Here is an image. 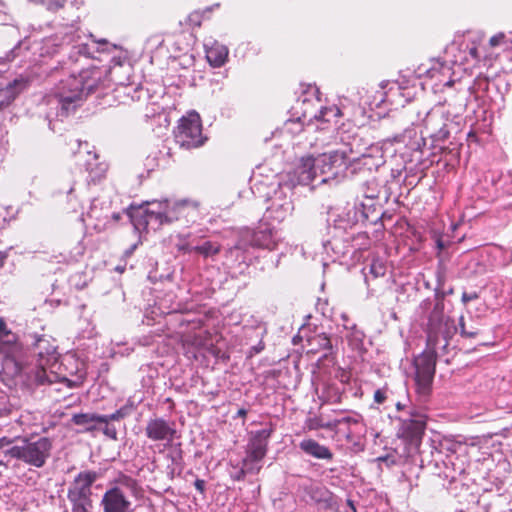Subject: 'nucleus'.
<instances>
[{
    "label": "nucleus",
    "instance_id": "nucleus-40",
    "mask_svg": "<svg viewBox=\"0 0 512 512\" xmlns=\"http://www.w3.org/2000/svg\"><path fill=\"white\" fill-rule=\"evenodd\" d=\"M477 298H478V294L476 292H473V293L464 292L462 294V302L464 304L468 303L469 301L475 300Z\"/></svg>",
    "mask_w": 512,
    "mask_h": 512
},
{
    "label": "nucleus",
    "instance_id": "nucleus-39",
    "mask_svg": "<svg viewBox=\"0 0 512 512\" xmlns=\"http://www.w3.org/2000/svg\"><path fill=\"white\" fill-rule=\"evenodd\" d=\"M386 399L385 392L378 389L374 393V401L378 404H382Z\"/></svg>",
    "mask_w": 512,
    "mask_h": 512
},
{
    "label": "nucleus",
    "instance_id": "nucleus-21",
    "mask_svg": "<svg viewBox=\"0 0 512 512\" xmlns=\"http://www.w3.org/2000/svg\"><path fill=\"white\" fill-rule=\"evenodd\" d=\"M129 216L132 224L137 230L146 229L148 226H152L153 229H157L142 206L137 208L131 207Z\"/></svg>",
    "mask_w": 512,
    "mask_h": 512
},
{
    "label": "nucleus",
    "instance_id": "nucleus-28",
    "mask_svg": "<svg viewBox=\"0 0 512 512\" xmlns=\"http://www.w3.org/2000/svg\"><path fill=\"white\" fill-rule=\"evenodd\" d=\"M304 491L314 502H321L325 500V495L327 493L324 487L312 482L304 486Z\"/></svg>",
    "mask_w": 512,
    "mask_h": 512
},
{
    "label": "nucleus",
    "instance_id": "nucleus-19",
    "mask_svg": "<svg viewBox=\"0 0 512 512\" xmlns=\"http://www.w3.org/2000/svg\"><path fill=\"white\" fill-rule=\"evenodd\" d=\"M71 421L75 425L83 426L86 431L92 432L97 429V424H103L105 419L96 413H80L74 414Z\"/></svg>",
    "mask_w": 512,
    "mask_h": 512
},
{
    "label": "nucleus",
    "instance_id": "nucleus-35",
    "mask_svg": "<svg viewBox=\"0 0 512 512\" xmlns=\"http://www.w3.org/2000/svg\"><path fill=\"white\" fill-rule=\"evenodd\" d=\"M102 432L105 436L109 437L112 440L118 439V432L114 425L110 424V422H107L105 424L104 428L102 429Z\"/></svg>",
    "mask_w": 512,
    "mask_h": 512
},
{
    "label": "nucleus",
    "instance_id": "nucleus-6",
    "mask_svg": "<svg viewBox=\"0 0 512 512\" xmlns=\"http://www.w3.org/2000/svg\"><path fill=\"white\" fill-rule=\"evenodd\" d=\"M153 205L158 206V210L151 211V214L155 217V224L157 228L163 224H170L178 220L185 214L187 209L197 208L196 203L188 200L175 201L173 203L165 200L164 203H154Z\"/></svg>",
    "mask_w": 512,
    "mask_h": 512
},
{
    "label": "nucleus",
    "instance_id": "nucleus-14",
    "mask_svg": "<svg viewBox=\"0 0 512 512\" xmlns=\"http://www.w3.org/2000/svg\"><path fill=\"white\" fill-rule=\"evenodd\" d=\"M294 173L299 184L308 185L311 183L318 175L314 157L311 155L302 157Z\"/></svg>",
    "mask_w": 512,
    "mask_h": 512
},
{
    "label": "nucleus",
    "instance_id": "nucleus-8",
    "mask_svg": "<svg viewBox=\"0 0 512 512\" xmlns=\"http://www.w3.org/2000/svg\"><path fill=\"white\" fill-rule=\"evenodd\" d=\"M100 506L103 512H134L131 500L121 486H113L104 493Z\"/></svg>",
    "mask_w": 512,
    "mask_h": 512
},
{
    "label": "nucleus",
    "instance_id": "nucleus-37",
    "mask_svg": "<svg viewBox=\"0 0 512 512\" xmlns=\"http://www.w3.org/2000/svg\"><path fill=\"white\" fill-rule=\"evenodd\" d=\"M460 333L464 337L474 338L478 335L477 330H466L465 325L463 323V317L460 318Z\"/></svg>",
    "mask_w": 512,
    "mask_h": 512
},
{
    "label": "nucleus",
    "instance_id": "nucleus-22",
    "mask_svg": "<svg viewBox=\"0 0 512 512\" xmlns=\"http://www.w3.org/2000/svg\"><path fill=\"white\" fill-rule=\"evenodd\" d=\"M67 498L71 503L72 512H89L92 508L91 496L67 494Z\"/></svg>",
    "mask_w": 512,
    "mask_h": 512
},
{
    "label": "nucleus",
    "instance_id": "nucleus-2",
    "mask_svg": "<svg viewBox=\"0 0 512 512\" xmlns=\"http://www.w3.org/2000/svg\"><path fill=\"white\" fill-rule=\"evenodd\" d=\"M97 84L98 78L92 77L89 71H82L77 76L70 75L55 86L47 102L50 105H56L57 117H67L84 103Z\"/></svg>",
    "mask_w": 512,
    "mask_h": 512
},
{
    "label": "nucleus",
    "instance_id": "nucleus-7",
    "mask_svg": "<svg viewBox=\"0 0 512 512\" xmlns=\"http://www.w3.org/2000/svg\"><path fill=\"white\" fill-rule=\"evenodd\" d=\"M145 434L152 441L164 442L165 446H170L176 437L177 431L174 422L157 417L148 420Z\"/></svg>",
    "mask_w": 512,
    "mask_h": 512
},
{
    "label": "nucleus",
    "instance_id": "nucleus-38",
    "mask_svg": "<svg viewBox=\"0 0 512 512\" xmlns=\"http://www.w3.org/2000/svg\"><path fill=\"white\" fill-rule=\"evenodd\" d=\"M154 203H160V202L159 201L148 202L147 203V207H144V209L146 210V214H148V217L150 218L152 223L156 226V224H155V217H153V215L151 214V211L158 210V206L157 205H152Z\"/></svg>",
    "mask_w": 512,
    "mask_h": 512
},
{
    "label": "nucleus",
    "instance_id": "nucleus-18",
    "mask_svg": "<svg viewBox=\"0 0 512 512\" xmlns=\"http://www.w3.org/2000/svg\"><path fill=\"white\" fill-rule=\"evenodd\" d=\"M299 446L306 454L317 459L331 460L333 457L331 451L326 446L319 444L313 439L303 440Z\"/></svg>",
    "mask_w": 512,
    "mask_h": 512
},
{
    "label": "nucleus",
    "instance_id": "nucleus-20",
    "mask_svg": "<svg viewBox=\"0 0 512 512\" xmlns=\"http://www.w3.org/2000/svg\"><path fill=\"white\" fill-rule=\"evenodd\" d=\"M116 49V45L108 42L106 39H96L93 34H89L88 41L84 44L85 53L95 58L96 52H111Z\"/></svg>",
    "mask_w": 512,
    "mask_h": 512
},
{
    "label": "nucleus",
    "instance_id": "nucleus-23",
    "mask_svg": "<svg viewBox=\"0 0 512 512\" xmlns=\"http://www.w3.org/2000/svg\"><path fill=\"white\" fill-rule=\"evenodd\" d=\"M308 352L317 353L320 350H331L332 344L325 334H318L307 339Z\"/></svg>",
    "mask_w": 512,
    "mask_h": 512
},
{
    "label": "nucleus",
    "instance_id": "nucleus-55",
    "mask_svg": "<svg viewBox=\"0 0 512 512\" xmlns=\"http://www.w3.org/2000/svg\"><path fill=\"white\" fill-rule=\"evenodd\" d=\"M2 464H3V461L0 460V465H2Z\"/></svg>",
    "mask_w": 512,
    "mask_h": 512
},
{
    "label": "nucleus",
    "instance_id": "nucleus-33",
    "mask_svg": "<svg viewBox=\"0 0 512 512\" xmlns=\"http://www.w3.org/2000/svg\"><path fill=\"white\" fill-rule=\"evenodd\" d=\"M66 0H44L43 6L49 11H57L62 8Z\"/></svg>",
    "mask_w": 512,
    "mask_h": 512
},
{
    "label": "nucleus",
    "instance_id": "nucleus-36",
    "mask_svg": "<svg viewBox=\"0 0 512 512\" xmlns=\"http://www.w3.org/2000/svg\"><path fill=\"white\" fill-rule=\"evenodd\" d=\"M258 462H252V463H245V458L243 459V469L245 470L246 474H258L261 470V466L257 465Z\"/></svg>",
    "mask_w": 512,
    "mask_h": 512
},
{
    "label": "nucleus",
    "instance_id": "nucleus-51",
    "mask_svg": "<svg viewBox=\"0 0 512 512\" xmlns=\"http://www.w3.org/2000/svg\"><path fill=\"white\" fill-rule=\"evenodd\" d=\"M30 3L43 5L44 0H28Z\"/></svg>",
    "mask_w": 512,
    "mask_h": 512
},
{
    "label": "nucleus",
    "instance_id": "nucleus-45",
    "mask_svg": "<svg viewBox=\"0 0 512 512\" xmlns=\"http://www.w3.org/2000/svg\"><path fill=\"white\" fill-rule=\"evenodd\" d=\"M84 4H85V1H84V0H73V1L71 2V6H72V7H75L76 9L81 8Z\"/></svg>",
    "mask_w": 512,
    "mask_h": 512
},
{
    "label": "nucleus",
    "instance_id": "nucleus-29",
    "mask_svg": "<svg viewBox=\"0 0 512 512\" xmlns=\"http://www.w3.org/2000/svg\"><path fill=\"white\" fill-rule=\"evenodd\" d=\"M341 116V110L336 107H325L322 108L318 114L314 115V118L318 121L330 122L334 118Z\"/></svg>",
    "mask_w": 512,
    "mask_h": 512
},
{
    "label": "nucleus",
    "instance_id": "nucleus-43",
    "mask_svg": "<svg viewBox=\"0 0 512 512\" xmlns=\"http://www.w3.org/2000/svg\"><path fill=\"white\" fill-rule=\"evenodd\" d=\"M194 486L195 488L200 492V493H204L205 491V481L202 480V479H196V481L194 482Z\"/></svg>",
    "mask_w": 512,
    "mask_h": 512
},
{
    "label": "nucleus",
    "instance_id": "nucleus-53",
    "mask_svg": "<svg viewBox=\"0 0 512 512\" xmlns=\"http://www.w3.org/2000/svg\"><path fill=\"white\" fill-rule=\"evenodd\" d=\"M396 406H397V409H398V410L402 409V405H401L400 403H397V405H396Z\"/></svg>",
    "mask_w": 512,
    "mask_h": 512
},
{
    "label": "nucleus",
    "instance_id": "nucleus-24",
    "mask_svg": "<svg viewBox=\"0 0 512 512\" xmlns=\"http://www.w3.org/2000/svg\"><path fill=\"white\" fill-rule=\"evenodd\" d=\"M193 250L203 258H212L219 254L221 245L213 241H203L195 244Z\"/></svg>",
    "mask_w": 512,
    "mask_h": 512
},
{
    "label": "nucleus",
    "instance_id": "nucleus-49",
    "mask_svg": "<svg viewBox=\"0 0 512 512\" xmlns=\"http://www.w3.org/2000/svg\"><path fill=\"white\" fill-rule=\"evenodd\" d=\"M347 504L350 506V508L353 510V512H356V508H355V506L353 504V501L348 499L347 500Z\"/></svg>",
    "mask_w": 512,
    "mask_h": 512
},
{
    "label": "nucleus",
    "instance_id": "nucleus-46",
    "mask_svg": "<svg viewBox=\"0 0 512 512\" xmlns=\"http://www.w3.org/2000/svg\"><path fill=\"white\" fill-rule=\"evenodd\" d=\"M11 443H12V441H11V440H9V439H7V438H5V437H4V438H1V439H0V448H3V447H5V446H8V445H10Z\"/></svg>",
    "mask_w": 512,
    "mask_h": 512
},
{
    "label": "nucleus",
    "instance_id": "nucleus-26",
    "mask_svg": "<svg viewBox=\"0 0 512 512\" xmlns=\"http://www.w3.org/2000/svg\"><path fill=\"white\" fill-rule=\"evenodd\" d=\"M87 217L91 220H96L97 222L94 224V229L98 232H101L106 229L108 221V215H102L99 213L97 208V204L95 202L92 203L90 210L87 212Z\"/></svg>",
    "mask_w": 512,
    "mask_h": 512
},
{
    "label": "nucleus",
    "instance_id": "nucleus-44",
    "mask_svg": "<svg viewBox=\"0 0 512 512\" xmlns=\"http://www.w3.org/2000/svg\"><path fill=\"white\" fill-rule=\"evenodd\" d=\"M469 54L476 60L480 58V54L476 46H473L469 49Z\"/></svg>",
    "mask_w": 512,
    "mask_h": 512
},
{
    "label": "nucleus",
    "instance_id": "nucleus-10",
    "mask_svg": "<svg viewBox=\"0 0 512 512\" xmlns=\"http://www.w3.org/2000/svg\"><path fill=\"white\" fill-rule=\"evenodd\" d=\"M425 425L423 416L411 415L409 418L401 419L398 435L410 443H417L424 434Z\"/></svg>",
    "mask_w": 512,
    "mask_h": 512
},
{
    "label": "nucleus",
    "instance_id": "nucleus-5",
    "mask_svg": "<svg viewBox=\"0 0 512 512\" xmlns=\"http://www.w3.org/2000/svg\"><path fill=\"white\" fill-rule=\"evenodd\" d=\"M319 175H329L321 179V183L335 180L339 170L346 168L347 155L345 151L334 150L314 157Z\"/></svg>",
    "mask_w": 512,
    "mask_h": 512
},
{
    "label": "nucleus",
    "instance_id": "nucleus-30",
    "mask_svg": "<svg viewBox=\"0 0 512 512\" xmlns=\"http://www.w3.org/2000/svg\"><path fill=\"white\" fill-rule=\"evenodd\" d=\"M0 339L8 344L16 342V336L7 328L4 319L0 318Z\"/></svg>",
    "mask_w": 512,
    "mask_h": 512
},
{
    "label": "nucleus",
    "instance_id": "nucleus-3",
    "mask_svg": "<svg viewBox=\"0 0 512 512\" xmlns=\"http://www.w3.org/2000/svg\"><path fill=\"white\" fill-rule=\"evenodd\" d=\"M52 441L48 437L19 438L16 444L9 447L5 454L23 461L35 468L43 467L51 455Z\"/></svg>",
    "mask_w": 512,
    "mask_h": 512
},
{
    "label": "nucleus",
    "instance_id": "nucleus-1",
    "mask_svg": "<svg viewBox=\"0 0 512 512\" xmlns=\"http://www.w3.org/2000/svg\"><path fill=\"white\" fill-rule=\"evenodd\" d=\"M441 284L435 289L434 300L421 302L419 309L426 318L425 332L429 351L422 353L414 360L415 381L418 391L427 394L430 390L436 366V350L446 349L449 340L457 332L455 321L445 313L444 297Z\"/></svg>",
    "mask_w": 512,
    "mask_h": 512
},
{
    "label": "nucleus",
    "instance_id": "nucleus-11",
    "mask_svg": "<svg viewBox=\"0 0 512 512\" xmlns=\"http://www.w3.org/2000/svg\"><path fill=\"white\" fill-rule=\"evenodd\" d=\"M32 346L39 357V366L44 368L50 360H56V346L46 335H33Z\"/></svg>",
    "mask_w": 512,
    "mask_h": 512
},
{
    "label": "nucleus",
    "instance_id": "nucleus-4",
    "mask_svg": "<svg viewBox=\"0 0 512 512\" xmlns=\"http://www.w3.org/2000/svg\"><path fill=\"white\" fill-rule=\"evenodd\" d=\"M176 143L185 149L198 148L203 145L201 119L198 113L191 112L180 120L175 131Z\"/></svg>",
    "mask_w": 512,
    "mask_h": 512
},
{
    "label": "nucleus",
    "instance_id": "nucleus-41",
    "mask_svg": "<svg viewBox=\"0 0 512 512\" xmlns=\"http://www.w3.org/2000/svg\"><path fill=\"white\" fill-rule=\"evenodd\" d=\"M120 484L125 485L128 488H134L136 486V481L129 477H124L122 480H120Z\"/></svg>",
    "mask_w": 512,
    "mask_h": 512
},
{
    "label": "nucleus",
    "instance_id": "nucleus-42",
    "mask_svg": "<svg viewBox=\"0 0 512 512\" xmlns=\"http://www.w3.org/2000/svg\"><path fill=\"white\" fill-rule=\"evenodd\" d=\"M246 475L247 474L245 470L243 469V467H241L235 474L232 475V478L236 481H240L243 480Z\"/></svg>",
    "mask_w": 512,
    "mask_h": 512
},
{
    "label": "nucleus",
    "instance_id": "nucleus-34",
    "mask_svg": "<svg viewBox=\"0 0 512 512\" xmlns=\"http://www.w3.org/2000/svg\"><path fill=\"white\" fill-rule=\"evenodd\" d=\"M489 46L491 48L500 47V46L507 47L505 39H504V34H494L489 39Z\"/></svg>",
    "mask_w": 512,
    "mask_h": 512
},
{
    "label": "nucleus",
    "instance_id": "nucleus-32",
    "mask_svg": "<svg viewBox=\"0 0 512 512\" xmlns=\"http://www.w3.org/2000/svg\"><path fill=\"white\" fill-rule=\"evenodd\" d=\"M86 169L90 172L92 179H96L101 178L104 175L106 166L104 164H99L95 170L92 163L88 161L86 164Z\"/></svg>",
    "mask_w": 512,
    "mask_h": 512
},
{
    "label": "nucleus",
    "instance_id": "nucleus-31",
    "mask_svg": "<svg viewBox=\"0 0 512 512\" xmlns=\"http://www.w3.org/2000/svg\"><path fill=\"white\" fill-rule=\"evenodd\" d=\"M178 239H179V241L176 243V248L179 252H183V253L194 252V250H193V246L195 245L194 241L188 242L187 237H184V236H179Z\"/></svg>",
    "mask_w": 512,
    "mask_h": 512
},
{
    "label": "nucleus",
    "instance_id": "nucleus-12",
    "mask_svg": "<svg viewBox=\"0 0 512 512\" xmlns=\"http://www.w3.org/2000/svg\"><path fill=\"white\" fill-rule=\"evenodd\" d=\"M99 478L95 471H82L71 482L67 494L92 496V485Z\"/></svg>",
    "mask_w": 512,
    "mask_h": 512
},
{
    "label": "nucleus",
    "instance_id": "nucleus-27",
    "mask_svg": "<svg viewBox=\"0 0 512 512\" xmlns=\"http://www.w3.org/2000/svg\"><path fill=\"white\" fill-rule=\"evenodd\" d=\"M134 410H135L134 404L132 402H128L124 406H122L118 410H116L114 413L108 414V415H102V418L105 419V421H103V424H107V422H111V421L122 420V419L130 416Z\"/></svg>",
    "mask_w": 512,
    "mask_h": 512
},
{
    "label": "nucleus",
    "instance_id": "nucleus-50",
    "mask_svg": "<svg viewBox=\"0 0 512 512\" xmlns=\"http://www.w3.org/2000/svg\"><path fill=\"white\" fill-rule=\"evenodd\" d=\"M246 414H247V411H246L245 409H240V410L238 411V415H239V416H241V417L246 416Z\"/></svg>",
    "mask_w": 512,
    "mask_h": 512
},
{
    "label": "nucleus",
    "instance_id": "nucleus-15",
    "mask_svg": "<svg viewBox=\"0 0 512 512\" xmlns=\"http://www.w3.org/2000/svg\"><path fill=\"white\" fill-rule=\"evenodd\" d=\"M294 205L289 197H275L271 206L267 209L269 216L279 222L285 220L292 214Z\"/></svg>",
    "mask_w": 512,
    "mask_h": 512
},
{
    "label": "nucleus",
    "instance_id": "nucleus-16",
    "mask_svg": "<svg viewBox=\"0 0 512 512\" xmlns=\"http://www.w3.org/2000/svg\"><path fill=\"white\" fill-rule=\"evenodd\" d=\"M251 241L254 246L268 250H274L278 245L277 233L273 232L271 229H260L256 231Z\"/></svg>",
    "mask_w": 512,
    "mask_h": 512
},
{
    "label": "nucleus",
    "instance_id": "nucleus-9",
    "mask_svg": "<svg viewBox=\"0 0 512 512\" xmlns=\"http://www.w3.org/2000/svg\"><path fill=\"white\" fill-rule=\"evenodd\" d=\"M270 429H261L253 432L248 444L245 463L260 462L266 455Z\"/></svg>",
    "mask_w": 512,
    "mask_h": 512
},
{
    "label": "nucleus",
    "instance_id": "nucleus-17",
    "mask_svg": "<svg viewBox=\"0 0 512 512\" xmlns=\"http://www.w3.org/2000/svg\"><path fill=\"white\" fill-rule=\"evenodd\" d=\"M26 81L23 79H15L5 88L0 89V110L12 103L16 96L25 88Z\"/></svg>",
    "mask_w": 512,
    "mask_h": 512
},
{
    "label": "nucleus",
    "instance_id": "nucleus-13",
    "mask_svg": "<svg viewBox=\"0 0 512 512\" xmlns=\"http://www.w3.org/2000/svg\"><path fill=\"white\" fill-rule=\"evenodd\" d=\"M206 59L213 67H221L225 64L228 57V48L209 38L204 42Z\"/></svg>",
    "mask_w": 512,
    "mask_h": 512
},
{
    "label": "nucleus",
    "instance_id": "nucleus-48",
    "mask_svg": "<svg viewBox=\"0 0 512 512\" xmlns=\"http://www.w3.org/2000/svg\"><path fill=\"white\" fill-rule=\"evenodd\" d=\"M76 22H77V20H72V21H71V23H68V22H67V23H65V26H66V27H71V28H76V29L78 30L79 28H78V27H76V25H75V24H76Z\"/></svg>",
    "mask_w": 512,
    "mask_h": 512
},
{
    "label": "nucleus",
    "instance_id": "nucleus-52",
    "mask_svg": "<svg viewBox=\"0 0 512 512\" xmlns=\"http://www.w3.org/2000/svg\"><path fill=\"white\" fill-rule=\"evenodd\" d=\"M112 218L115 220V221H118L120 219V214L119 213H113L112 214Z\"/></svg>",
    "mask_w": 512,
    "mask_h": 512
},
{
    "label": "nucleus",
    "instance_id": "nucleus-54",
    "mask_svg": "<svg viewBox=\"0 0 512 512\" xmlns=\"http://www.w3.org/2000/svg\"><path fill=\"white\" fill-rule=\"evenodd\" d=\"M93 159H94V161L97 160V155L96 154L93 155Z\"/></svg>",
    "mask_w": 512,
    "mask_h": 512
},
{
    "label": "nucleus",
    "instance_id": "nucleus-56",
    "mask_svg": "<svg viewBox=\"0 0 512 512\" xmlns=\"http://www.w3.org/2000/svg\"><path fill=\"white\" fill-rule=\"evenodd\" d=\"M2 62V59H0V63Z\"/></svg>",
    "mask_w": 512,
    "mask_h": 512
},
{
    "label": "nucleus",
    "instance_id": "nucleus-25",
    "mask_svg": "<svg viewBox=\"0 0 512 512\" xmlns=\"http://www.w3.org/2000/svg\"><path fill=\"white\" fill-rule=\"evenodd\" d=\"M219 6H220V4L216 3V4H214V5L210 6V7H207L203 11H198V10L197 11H193L185 19V25H186L185 28L186 29H191V30L200 28L202 20L204 18V15L206 13L211 12L214 8H218Z\"/></svg>",
    "mask_w": 512,
    "mask_h": 512
},
{
    "label": "nucleus",
    "instance_id": "nucleus-47",
    "mask_svg": "<svg viewBox=\"0 0 512 512\" xmlns=\"http://www.w3.org/2000/svg\"><path fill=\"white\" fill-rule=\"evenodd\" d=\"M19 47H20V45H19V46H17V47H15V48H13V49L9 52V54L7 55V58H8L9 60L11 59V58H10V56H12V58H14V57L16 56V50H17V49H19Z\"/></svg>",
    "mask_w": 512,
    "mask_h": 512
}]
</instances>
